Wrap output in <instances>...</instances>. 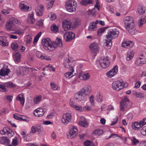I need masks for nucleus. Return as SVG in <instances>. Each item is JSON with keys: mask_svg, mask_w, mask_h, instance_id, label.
Wrapping results in <instances>:
<instances>
[{"mask_svg": "<svg viewBox=\"0 0 146 146\" xmlns=\"http://www.w3.org/2000/svg\"><path fill=\"white\" fill-rule=\"evenodd\" d=\"M56 41H51L49 38H43L42 44L44 49L48 52L52 51L56 49L57 47H62L63 46L60 38L57 37Z\"/></svg>", "mask_w": 146, "mask_h": 146, "instance_id": "1", "label": "nucleus"}, {"mask_svg": "<svg viewBox=\"0 0 146 146\" xmlns=\"http://www.w3.org/2000/svg\"><path fill=\"white\" fill-rule=\"evenodd\" d=\"M91 88L90 85H86L74 95L75 99L78 102L82 101L84 97L89 94L91 91Z\"/></svg>", "mask_w": 146, "mask_h": 146, "instance_id": "2", "label": "nucleus"}, {"mask_svg": "<svg viewBox=\"0 0 146 146\" xmlns=\"http://www.w3.org/2000/svg\"><path fill=\"white\" fill-rule=\"evenodd\" d=\"M119 32L116 29H110L108 30V35H106L107 39L106 40V46H110L112 45L111 38L117 37L119 34Z\"/></svg>", "mask_w": 146, "mask_h": 146, "instance_id": "3", "label": "nucleus"}, {"mask_svg": "<svg viewBox=\"0 0 146 146\" xmlns=\"http://www.w3.org/2000/svg\"><path fill=\"white\" fill-rule=\"evenodd\" d=\"M146 62V52L145 51L140 52L136 58L135 64L137 65L141 66Z\"/></svg>", "mask_w": 146, "mask_h": 146, "instance_id": "4", "label": "nucleus"}, {"mask_svg": "<svg viewBox=\"0 0 146 146\" xmlns=\"http://www.w3.org/2000/svg\"><path fill=\"white\" fill-rule=\"evenodd\" d=\"M77 7V3L74 0H69L66 3V9L69 12H72L75 11Z\"/></svg>", "mask_w": 146, "mask_h": 146, "instance_id": "5", "label": "nucleus"}, {"mask_svg": "<svg viewBox=\"0 0 146 146\" xmlns=\"http://www.w3.org/2000/svg\"><path fill=\"white\" fill-rule=\"evenodd\" d=\"M78 129L76 127L71 126L70 127L69 132L67 133L68 137L72 139L75 137L78 134Z\"/></svg>", "mask_w": 146, "mask_h": 146, "instance_id": "6", "label": "nucleus"}, {"mask_svg": "<svg viewBox=\"0 0 146 146\" xmlns=\"http://www.w3.org/2000/svg\"><path fill=\"white\" fill-rule=\"evenodd\" d=\"M99 63L101 66L104 68L108 67L110 64V60L107 57L101 58L99 60Z\"/></svg>", "mask_w": 146, "mask_h": 146, "instance_id": "7", "label": "nucleus"}, {"mask_svg": "<svg viewBox=\"0 0 146 146\" xmlns=\"http://www.w3.org/2000/svg\"><path fill=\"white\" fill-rule=\"evenodd\" d=\"M129 101L126 97H125L121 101L120 104V110L123 111L127 110V106Z\"/></svg>", "mask_w": 146, "mask_h": 146, "instance_id": "8", "label": "nucleus"}, {"mask_svg": "<svg viewBox=\"0 0 146 146\" xmlns=\"http://www.w3.org/2000/svg\"><path fill=\"white\" fill-rule=\"evenodd\" d=\"M123 82L119 81H114L112 84V87L113 90L118 91L123 88Z\"/></svg>", "mask_w": 146, "mask_h": 146, "instance_id": "9", "label": "nucleus"}, {"mask_svg": "<svg viewBox=\"0 0 146 146\" xmlns=\"http://www.w3.org/2000/svg\"><path fill=\"white\" fill-rule=\"evenodd\" d=\"M66 42H69L75 38V34L72 32H66L64 35Z\"/></svg>", "mask_w": 146, "mask_h": 146, "instance_id": "10", "label": "nucleus"}, {"mask_svg": "<svg viewBox=\"0 0 146 146\" xmlns=\"http://www.w3.org/2000/svg\"><path fill=\"white\" fill-rule=\"evenodd\" d=\"M135 24L134 23H131L130 25L125 26L126 30L131 35H135L136 33V29L135 27Z\"/></svg>", "mask_w": 146, "mask_h": 146, "instance_id": "11", "label": "nucleus"}, {"mask_svg": "<svg viewBox=\"0 0 146 146\" xmlns=\"http://www.w3.org/2000/svg\"><path fill=\"white\" fill-rule=\"evenodd\" d=\"M72 120L71 115L70 113H66L63 115L62 119V122L65 125L68 124Z\"/></svg>", "mask_w": 146, "mask_h": 146, "instance_id": "12", "label": "nucleus"}, {"mask_svg": "<svg viewBox=\"0 0 146 146\" xmlns=\"http://www.w3.org/2000/svg\"><path fill=\"white\" fill-rule=\"evenodd\" d=\"M72 26L70 21L68 20H64L62 21V27L65 31L70 30Z\"/></svg>", "mask_w": 146, "mask_h": 146, "instance_id": "13", "label": "nucleus"}, {"mask_svg": "<svg viewBox=\"0 0 146 146\" xmlns=\"http://www.w3.org/2000/svg\"><path fill=\"white\" fill-rule=\"evenodd\" d=\"M118 72V66L116 65L110 71L106 73V75L109 78H111L116 75Z\"/></svg>", "mask_w": 146, "mask_h": 146, "instance_id": "14", "label": "nucleus"}, {"mask_svg": "<svg viewBox=\"0 0 146 146\" xmlns=\"http://www.w3.org/2000/svg\"><path fill=\"white\" fill-rule=\"evenodd\" d=\"M89 48L91 51L94 53L97 52L99 48L98 44L96 42H93L92 43L90 46Z\"/></svg>", "mask_w": 146, "mask_h": 146, "instance_id": "15", "label": "nucleus"}, {"mask_svg": "<svg viewBox=\"0 0 146 146\" xmlns=\"http://www.w3.org/2000/svg\"><path fill=\"white\" fill-rule=\"evenodd\" d=\"M27 3L26 2L22 1L19 4V7L21 10L23 11H27L29 10V7L27 6Z\"/></svg>", "mask_w": 146, "mask_h": 146, "instance_id": "16", "label": "nucleus"}, {"mask_svg": "<svg viewBox=\"0 0 146 146\" xmlns=\"http://www.w3.org/2000/svg\"><path fill=\"white\" fill-rule=\"evenodd\" d=\"M10 72L9 69L6 66H3L0 70V75L1 76H5L8 75Z\"/></svg>", "mask_w": 146, "mask_h": 146, "instance_id": "17", "label": "nucleus"}, {"mask_svg": "<svg viewBox=\"0 0 146 146\" xmlns=\"http://www.w3.org/2000/svg\"><path fill=\"white\" fill-rule=\"evenodd\" d=\"M36 127V131L38 132V134L39 136H43L45 134V131L43 128L40 125H37Z\"/></svg>", "mask_w": 146, "mask_h": 146, "instance_id": "18", "label": "nucleus"}, {"mask_svg": "<svg viewBox=\"0 0 146 146\" xmlns=\"http://www.w3.org/2000/svg\"><path fill=\"white\" fill-rule=\"evenodd\" d=\"M0 45L4 46H7L8 45V42L5 36H0Z\"/></svg>", "mask_w": 146, "mask_h": 146, "instance_id": "19", "label": "nucleus"}, {"mask_svg": "<svg viewBox=\"0 0 146 146\" xmlns=\"http://www.w3.org/2000/svg\"><path fill=\"white\" fill-rule=\"evenodd\" d=\"M44 113V111L42 109L39 108L35 110L34 114L36 116L40 117L42 116Z\"/></svg>", "mask_w": 146, "mask_h": 146, "instance_id": "20", "label": "nucleus"}, {"mask_svg": "<svg viewBox=\"0 0 146 146\" xmlns=\"http://www.w3.org/2000/svg\"><path fill=\"white\" fill-rule=\"evenodd\" d=\"M72 61L70 60L69 59L65 60L63 63V65L66 68L71 69L72 68Z\"/></svg>", "mask_w": 146, "mask_h": 146, "instance_id": "21", "label": "nucleus"}, {"mask_svg": "<svg viewBox=\"0 0 146 146\" xmlns=\"http://www.w3.org/2000/svg\"><path fill=\"white\" fill-rule=\"evenodd\" d=\"M90 75L89 73H85L80 72L78 75V78L81 80H86L88 79L90 77Z\"/></svg>", "mask_w": 146, "mask_h": 146, "instance_id": "22", "label": "nucleus"}, {"mask_svg": "<svg viewBox=\"0 0 146 146\" xmlns=\"http://www.w3.org/2000/svg\"><path fill=\"white\" fill-rule=\"evenodd\" d=\"M35 21V19L34 18V14L33 13L29 14L28 16L27 22L28 23L30 24H33Z\"/></svg>", "mask_w": 146, "mask_h": 146, "instance_id": "23", "label": "nucleus"}, {"mask_svg": "<svg viewBox=\"0 0 146 146\" xmlns=\"http://www.w3.org/2000/svg\"><path fill=\"white\" fill-rule=\"evenodd\" d=\"M146 10V7L142 5H139L138 6L137 12L140 15L144 14Z\"/></svg>", "mask_w": 146, "mask_h": 146, "instance_id": "24", "label": "nucleus"}, {"mask_svg": "<svg viewBox=\"0 0 146 146\" xmlns=\"http://www.w3.org/2000/svg\"><path fill=\"white\" fill-rule=\"evenodd\" d=\"M133 45L132 42L129 41H125L122 43V47L127 48H129L132 47Z\"/></svg>", "mask_w": 146, "mask_h": 146, "instance_id": "25", "label": "nucleus"}, {"mask_svg": "<svg viewBox=\"0 0 146 146\" xmlns=\"http://www.w3.org/2000/svg\"><path fill=\"white\" fill-rule=\"evenodd\" d=\"M125 26L129 25L131 23H134L133 18L131 16H127L125 17Z\"/></svg>", "mask_w": 146, "mask_h": 146, "instance_id": "26", "label": "nucleus"}, {"mask_svg": "<svg viewBox=\"0 0 146 146\" xmlns=\"http://www.w3.org/2000/svg\"><path fill=\"white\" fill-rule=\"evenodd\" d=\"M0 142L2 144L7 145L10 143V141L7 137L3 136L0 138Z\"/></svg>", "mask_w": 146, "mask_h": 146, "instance_id": "27", "label": "nucleus"}, {"mask_svg": "<svg viewBox=\"0 0 146 146\" xmlns=\"http://www.w3.org/2000/svg\"><path fill=\"white\" fill-rule=\"evenodd\" d=\"M17 101H19L21 104L22 105H23L25 103V99L24 96L22 94H20L18 95L16 98Z\"/></svg>", "mask_w": 146, "mask_h": 146, "instance_id": "28", "label": "nucleus"}, {"mask_svg": "<svg viewBox=\"0 0 146 146\" xmlns=\"http://www.w3.org/2000/svg\"><path fill=\"white\" fill-rule=\"evenodd\" d=\"M29 68L25 67H23L20 69V74L22 76L28 74Z\"/></svg>", "mask_w": 146, "mask_h": 146, "instance_id": "29", "label": "nucleus"}, {"mask_svg": "<svg viewBox=\"0 0 146 146\" xmlns=\"http://www.w3.org/2000/svg\"><path fill=\"white\" fill-rule=\"evenodd\" d=\"M146 22V17L145 16H141L140 18L139 21V25L141 27L142 25Z\"/></svg>", "mask_w": 146, "mask_h": 146, "instance_id": "30", "label": "nucleus"}, {"mask_svg": "<svg viewBox=\"0 0 146 146\" xmlns=\"http://www.w3.org/2000/svg\"><path fill=\"white\" fill-rule=\"evenodd\" d=\"M134 55V54L131 51H128L126 56V60L128 61L130 60L133 58Z\"/></svg>", "mask_w": 146, "mask_h": 146, "instance_id": "31", "label": "nucleus"}, {"mask_svg": "<svg viewBox=\"0 0 146 146\" xmlns=\"http://www.w3.org/2000/svg\"><path fill=\"white\" fill-rule=\"evenodd\" d=\"M132 127L133 129L137 130L141 128L142 127L140 124L139 122H137L132 123Z\"/></svg>", "mask_w": 146, "mask_h": 146, "instance_id": "32", "label": "nucleus"}, {"mask_svg": "<svg viewBox=\"0 0 146 146\" xmlns=\"http://www.w3.org/2000/svg\"><path fill=\"white\" fill-rule=\"evenodd\" d=\"M88 29L90 31H95L97 29L96 25L94 24V22H91L88 27Z\"/></svg>", "mask_w": 146, "mask_h": 146, "instance_id": "33", "label": "nucleus"}, {"mask_svg": "<svg viewBox=\"0 0 146 146\" xmlns=\"http://www.w3.org/2000/svg\"><path fill=\"white\" fill-rule=\"evenodd\" d=\"M13 24L11 21L7 22L5 25V27L7 30H12L11 29L13 26Z\"/></svg>", "mask_w": 146, "mask_h": 146, "instance_id": "34", "label": "nucleus"}, {"mask_svg": "<svg viewBox=\"0 0 146 146\" xmlns=\"http://www.w3.org/2000/svg\"><path fill=\"white\" fill-rule=\"evenodd\" d=\"M4 85L6 87H8L10 88H14L16 86V85L13 84L11 82H5L4 83Z\"/></svg>", "mask_w": 146, "mask_h": 146, "instance_id": "35", "label": "nucleus"}, {"mask_svg": "<svg viewBox=\"0 0 146 146\" xmlns=\"http://www.w3.org/2000/svg\"><path fill=\"white\" fill-rule=\"evenodd\" d=\"M21 55L19 52L16 53L13 56V58L15 61L19 62L21 58Z\"/></svg>", "mask_w": 146, "mask_h": 146, "instance_id": "36", "label": "nucleus"}, {"mask_svg": "<svg viewBox=\"0 0 146 146\" xmlns=\"http://www.w3.org/2000/svg\"><path fill=\"white\" fill-rule=\"evenodd\" d=\"M17 32V34L19 35H23L24 33L25 29L24 28H22L21 27H17L16 28Z\"/></svg>", "mask_w": 146, "mask_h": 146, "instance_id": "37", "label": "nucleus"}, {"mask_svg": "<svg viewBox=\"0 0 146 146\" xmlns=\"http://www.w3.org/2000/svg\"><path fill=\"white\" fill-rule=\"evenodd\" d=\"M96 100L99 103L103 101L102 96L100 92H98L96 98Z\"/></svg>", "mask_w": 146, "mask_h": 146, "instance_id": "38", "label": "nucleus"}, {"mask_svg": "<svg viewBox=\"0 0 146 146\" xmlns=\"http://www.w3.org/2000/svg\"><path fill=\"white\" fill-rule=\"evenodd\" d=\"M93 0H83L80 2V3L82 5L86 6L87 5L92 3Z\"/></svg>", "mask_w": 146, "mask_h": 146, "instance_id": "39", "label": "nucleus"}, {"mask_svg": "<svg viewBox=\"0 0 146 146\" xmlns=\"http://www.w3.org/2000/svg\"><path fill=\"white\" fill-rule=\"evenodd\" d=\"M103 133V131L101 129H97L95 130L93 132V134L96 135H100L102 134Z\"/></svg>", "mask_w": 146, "mask_h": 146, "instance_id": "40", "label": "nucleus"}, {"mask_svg": "<svg viewBox=\"0 0 146 146\" xmlns=\"http://www.w3.org/2000/svg\"><path fill=\"white\" fill-rule=\"evenodd\" d=\"M10 130V128L8 127H4L3 130H1L0 132L2 134L5 135L7 134L9 131Z\"/></svg>", "mask_w": 146, "mask_h": 146, "instance_id": "41", "label": "nucleus"}, {"mask_svg": "<svg viewBox=\"0 0 146 146\" xmlns=\"http://www.w3.org/2000/svg\"><path fill=\"white\" fill-rule=\"evenodd\" d=\"M11 46L13 50L15 51H17L18 49L20 48V47H19L18 44L16 42L12 43L11 45Z\"/></svg>", "mask_w": 146, "mask_h": 146, "instance_id": "42", "label": "nucleus"}, {"mask_svg": "<svg viewBox=\"0 0 146 146\" xmlns=\"http://www.w3.org/2000/svg\"><path fill=\"white\" fill-rule=\"evenodd\" d=\"M70 70L71 71V72H68L64 74V76L66 78H70L72 76H71V75L72 74L73 72L74 71V70L73 68H72L71 69H70Z\"/></svg>", "mask_w": 146, "mask_h": 146, "instance_id": "43", "label": "nucleus"}, {"mask_svg": "<svg viewBox=\"0 0 146 146\" xmlns=\"http://www.w3.org/2000/svg\"><path fill=\"white\" fill-rule=\"evenodd\" d=\"M131 141H132V145H136L139 142V140L135 137H131Z\"/></svg>", "mask_w": 146, "mask_h": 146, "instance_id": "44", "label": "nucleus"}, {"mask_svg": "<svg viewBox=\"0 0 146 146\" xmlns=\"http://www.w3.org/2000/svg\"><path fill=\"white\" fill-rule=\"evenodd\" d=\"M133 94L136 97L144 98V95L141 93L137 92L136 91L134 92L133 93Z\"/></svg>", "mask_w": 146, "mask_h": 146, "instance_id": "45", "label": "nucleus"}, {"mask_svg": "<svg viewBox=\"0 0 146 146\" xmlns=\"http://www.w3.org/2000/svg\"><path fill=\"white\" fill-rule=\"evenodd\" d=\"M109 28V27H103L102 28L99 29L97 31L98 34V35L100 34H102L104 33L106 29Z\"/></svg>", "mask_w": 146, "mask_h": 146, "instance_id": "46", "label": "nucleus"}, {"mask_svg": "<svg viewBox=\"0 0 146 146\" xmlns=\"http://www.w3.org/2000/svg\"><path fill=\"white\" fill-rule=\"evenodd\" d=\"M44 10V8L42 4H40L38 5V6L36 8L35 10H37L39 11L43 12V11Z\"/></svg>", "mask_w": 146, "mask_h": 146, "instance_id": "47", "label": "nucleus"}, {"mask_svg": "<svg viewBox=\"0 0 146 146\" xmlns=\"http://www.w3.org/2000/svg\"><path fill=\"white\" fill-rule=\"evenodd\" d=\"M41 32H40L36 36L33 40V43H36L38 41V39L41 35Z\"/></svg>", "mask_w": 146, "mask_h": 146, "instance_id": "48", "label": "nucleus"}, {"mask_svg": "<svg viewBox=\"0 0 146 146\" xmlns=\"http://www.w3.org/2000/svg\"><path fill=\"white\" fill-rule=\"evenodd\" d=\"M79 123L80 126H82L84 127H86L88 126V123L85 121H80L79 122Z\"/></svg>", "mask_w": 146, "mask_h": 146, "instance_id": "49", "label": "nucleus"}, {"mask_svg": "<svg viewBox=\"0 0 146 146\" xmlns=\"http://www.w3.org/2000/svg\"><path fill=\"white\" fill-rule=\"evenodd\" d=\"M42 96L40 95H38L34 99V102L36 104H38L41 99Z\"/></svg>", "mask_w": 146, "mask_h": 146, "instance_id": "50", "label": "nucleus"}, {"mask_svg": "<svg viewBox=\"0 0 146 146\" xmlns=\"http://www.w3.org/2000/svg\"><path fill=\"white\" fill-rule=\"evenodd\" d=\"M51 30L55 33H56L58 31V27L55 24H53L51 27Z\"/></svg>", "mask_w": 146, "mask_h": 146, "instance_id": "51", "label": "nucleus"}, {"mask_svg": "<svg viewBox=\"0 0 146 146\" xmlns=\"http://www.w3.org/2000/svg\"><path fill=\"white\" fill-rule=\"evenodd\" d=\"M97 3L98 2H97L96 3V5H95V7L94 8V9H93L92 10H90V12L91 13H90L91 15H94V14L95 13V12L94 11V9L95 8H97L98 11H99L100 10V6L98 5Z\"/></svg>", "mask_w": 146, "mask_h": 146, "instance_id": "52", "label": "nucleus"}, {"mask_svg": "<svg viewBox=\"0 0 146 146\" xmlns=\"http://www.w3.org/2000/svg\"><path fill=\"white\" fill-rule=\"evenodd\" d=\"M25 38L27 39L26 42L27 43H30L32 42V39L31 36L30 35L26 36Z\"/></svg>", "mask_w": 146, "mask_h": 146, "instance_id": "53", "label": "nucleus"}, {"mask_svg": "<svg viewBox=\"0 0 146 146\" xmlns=\"http://www.w3.org/2000/svg\"><path fill=\"white\" fill-rule=\"evenodd\" d=\"M76 110H78L80 111H82L84 110V108H82V106H75L74 108Z\"/></svg>", "mask_w": 146, "mask_h": 146, "instance_id": "54", "label": "nucleus"}, {"mask_svg": "<svg viewBox=\"0 0 146 146\" xmlns=\"http://www.w3.org/2000/svg\"><path fill=\"white\" fill-rule=\"evenodd\" d=\"M141 126L142 127L146 124V118H144L141 120L139 121Z\"/></svg>", "mask_w": 146, "mask_h": 146, "instance_id": "55", "label": "nucleus"}, {"mask_svg": "<svg viewBox=\"0 0 146 146\" xmlns=\"http://www.w3.org/2000/svg\"><path fill=\"white\" fill-rule=\"evenodd\" d=\"M37 126V125H35L34 126H32L31 128V131L30 132V134L31 135V133L34 134L36 131V126Z\"/></svg>", "mask_w": 146, "mask_h": 146, "instance_id": "56", "label": "nucleus"}, {"mask_svg": "<svg viewBox=\"0 0 146 146\" xmlns=\"http://www.w3.org/2000/svg\"><path fill=\"white\" fill-rule=\"evenodd\" d=\"M7 134H8V136L9 137H11L14 135V131L11 129L9 131Z\"/></svg>", "mask_w": 146, "mask_h": 146, "instance_id": "57", "label": "nucleus"}, {"mask_svg": "<svg viewBox=\"0 0 146 146\" xmlns=\"http://www.w3.org/2000/svg\"><path fill=\"white\" fill-rule=\"evenodd\" d=\"M14 118L16 119L20 120L22 119V117H21L20 115L18 113H15L13 115Z\"/></svg>", "mask_w": 146, "mask_h": 146, "instance_id": "58", "label": "nucleus"}, {"mask_svg": "<svg viewBox=\"0 0 146 146\" xmlns=\"http://www.w3.org/2000/svg\"><path fill=\"white\" fill-rule=\"evenodd\" d=\"M18 142L17 141V137H14V139H13L12 141V144L15 146H16L18 145Z\"/></svg>", "mask_w": 146, "mask_h": 146, "instance_id": "59", "label": "nucleus"}, {"mask_svg": "<svg viewBox=\"0 0 146 146\" xmlns=\"http://www.w3.org/2000/svg\"><path fill=\"white\" fill-rule=\"evenodd\" d=\"M141 134L143 135H146V126L143 127L141 130Z\"/></svg>", "mask_w": 146, "mask_h": 146, "instance_id": "60", "label": "nucleus"}, {"mask_svg": "<svg viewBox=\"0 0 146 146\" xmlns=\"http://www.w3.org/2000/svg\"><path fill=\"white\" fill-rule=\"evenodd\" d=\"M36 55L37 57L39 59H42V53L39 51H37L36 53Z\"/></svg>", "mask_w": 146, "mask_h": 146, "instance_id": "61", "label": "nucleus"}, {"mask_svg": "<svg viewBox=\"0 0 146 146\" xmlns=\"http://www.w3.org/2000/svg\"><path fill=\"white\" fill-rule=\"evenodd\" d=\"M56 15L53 12L50 13V19L51 20H54L56 19Z\"/></svg>", "mask_w": 146, "mask_h": 146, "instance_id": "62", "label": "nucleus"}, {"mask_svg": "<svg viewBox=\"0 0 146 146\" xmlns=\"http://www.w3.org/2000/svg\"><path fill=\"white\" fill-rule=\"evenodd\" d=\"M50 85L52 89L54 90H56L58 89L57 86L55 84L51 82Z\"/></svg>", "mask_w": 146, "mask_h": 146, "instance_id": "63", "label": "nucleus"}, {"mask_svg": "<svg viewBox=\"0 0 146 146\" xmlns=\"http://www.w3.org/2000/svg\"><path fill=\"white\" fill-rule=\"evenodd\" d=\"M90 101L92 105H94V97L93 95H91L90 97Z\"/></svg>", "mask_w": 146, "mask_h": 146, "instance_id": "64", "label": "nucleus"}]
</instances>
